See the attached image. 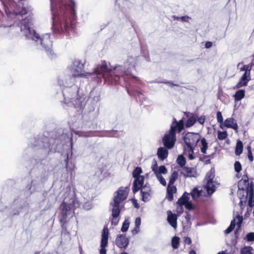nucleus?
Masks as SVG:
<instances>
[{
  "mask_svg": "<svg viewBox=\"0 0 254 254\" xmlns=\"http://www.w3.org/2000/svg\"><path fill=\"white\" fill-rule=\"evenodd\" d=\"M212 46V43L211 42L207 41L205 44V47L206 48H210Z\"/></svg>",
  "mask_w": 254,
  "mask_h": 254,
  "instance_id": "13d9d810",
  "label": "nucleus"
},
{
  "mask_svg": "<svg viewBox=\"0 0 254 254\" xmlns=\"http://www.w3.org/2000/svg\"><path fill=\"white\" fill-rule=\"evenodd\" d=\"M253 248L251 246H244L240 250L241 254H254Z\"/></svg>",
  "mask_w": 254,
  "mask_h": 254,
  "instance_id": "473e14b6",
  "label": "nucleus"
},
{
  "mask_svg": "<svg viewBox=\"0 0 254 254\" xmlns=\"http://www.w3.org/2000/svg\"><path fill=\"white\" fill-rule=\"evenodd\" d=\"M139 231V227H135V228H134V229L132 231V233L133 234H137Z\"/></svg>",
  "mask_w": 254,
  "mask_h": 254,
  "instance_id": "bf43d9fd",
  "label": "nucleus"
},
{
  "mask_svg": "<svg viewBox=\"0 0 254 254\" xmlns=\"http://www.w3.org/2000/svg\"><path fill=\"white\" fill-rule=\"evenodd\" d=\"M248 157L250 161L252 162L254 160V157L253 156L252 152L250 151V152H248Z\"/></svg>",
  "mask_w": 254,
  "mask_h": 254,
  "instance_id": "6e6d98bb",
  "label": "nucleus"
},
{
  "mask_svg": "<svg viewBox=\"0 0 254 254\" xmlns=\"http://www.w3.org/2000/svg\"><path fill=\"white\" fill-rule=\"evenodd\" d=\"M50 1L52 12L53 30L55 32H61L63 31L64 27L65 30H67L68 22L63 15L65 6L62 0H50Z\"/></svg>",
  "mask_w": 254,
  "mask_h": 254,
  "instance_id": "20e7f679",
  "label": "nucleus"
},
{
  "mask_svg": "<svg viewBox=\"0 0 254 254\" xmlns=\"http://www.w3.org/2000/svg\"><path fill=\"white\" fill-rule=\"evenodd\" d=\"M247 196L249 195L248 205L252 207L254 205V191H246Z\"/></svg>",
  "mask_w": 254,
  "mask_h": 254,
  "instance_id": "7c9ffc66",
  "label": "nucleus"
},
{
  "mask_svg": "<svg viewBox=\"0 0 254 254\" xmlns=\"http://www.w3.org/2000/svg\"><path fill=\"white\" fill-rule=\"evenodd\" d=\"M158 172H159L160 174H165L167 173V170L165 166L162 165L159 167V169L158 170Z\"/></svg>",
  "mask_w": 254,
  "mask_h": 254,
  "instance_id": "a18cd8bd",
  "label": "nucleus"
},
{
  "mask_svg": "<svg viewBox=\"0 0 254 254\" xmlns=\"http://www.w3.org/2000/svg\"><path fill=\"white\" fill-rule=\"evenodd\" d=\"M144 177H139L134 178L133 183L132 190H150V187L148 184H144Z\"/></svg>",
  "mask_w": 254,
  "mask_h": 254,
  "instance_id": "4468645a",
  "label": "nucleus"
},
{
  "mask_svg": "<svg viewBox=\"0 0 254 254\" xmlns=\"http://www.w3.org/2000/svg\"><path fill=\"white\" fill-rule=\"evenodd\" d=\"M171 125V128H173V129L175 131L178 130L179 132H180L184 128V121L183 120H181L179 122H177L175 119Z\"/></svg>",
  "mask_w": 254,
  "mask_h": 254,
  "instance_id": "b1692460",
  "label": "nucleus"
},
{
  "mask_svg": "<svg viewBox=\"0 0 254 254\" xmlns=\"http://www.w3.org/2000/svg\"><path fill=\"white\" fill-rule=\"evenodd\" d=\"M193 152H192L191 150L190 149V152L188 155V158L190 160H193L194 158V157L193 155Z\"/></svg>",
  "mask_w": 254,
  "mask_h": 254,
  "instance_id": "4d7b16f0",
  "label": "nucleus"
},
{
  "mask_svg": "<svg viewBox=\"0 0 254 254\" xmlns=\"http://www.w3.org/2000/svg\"><path fill=\"white\" fill-rule=\"evenodd\" d=\"M242 178L238 183V190H254V185L252 182L250 183L249 179Z\"/></svg>",
  "mask_w": 254,
  "mask_h": 254,
  "instance_id": "dca6fc26",
  "label": "nucleus"
},
{
  "mask_svg": "<svg viewBox=\"0 0 254 254\" xmlns=\"http://www.w3.org/2000/svg\"><path fill=\"white\" fill-rule=\"evenodd\" d=\"M233 128L234 130H237L238 127L236 121L233 118L227 119L223 122V127Z\"/></svg>",
  "mask_w": 254,
  "mask_h": 254,
  "instance_id": "4be33fe9",
  "label": "nucleus"
},
{
  "mask_svg": "<svg viewBox=\"0 0 254 254\" xmlns=\"http://www.w3.org/2000/svg\"><path fill=\"white\" fill-rule=\"evenodd\" d=\"M200 139L199 134L196 133L188 132L184 137V140L186 144L192 152Z\"/></svg>",
  "mask_w": 254,
  "mask_h": 254,
  "instance_id": "f8f14e48",
  "label": "nucleus"
},
{
  "mask_svg": "<svg viewBox=\"0 0 254 254\" xmlns=\"http://www.w3.org/2000/svg\"><path fill=\"white\" fill-rule=\"evenodd\" d=\"M135 226L137 227H140V225L141 224V219L140 217H137L135 220Z\"/></svg>",
  "mask_w": 254,
  "mask_h": 254,
  "instance_id": "09e8293b",
  "label": "nucleus"
},
{
  "mask_svg": "<svg viewBox=\"0 0 254 254\" xmlns=\"http://www.w3.org/2000/svg\"><path fill=\"white\" fill-rule=\"evenodd\" d=\"M245 96V90L244 89H239L235 92L233 97H234L235 101L238 102L243 99Z\"/></svg>",
  "mask_w": 254,
  "mask_h": 254,
  "instance_id": "bb28decb",
  "label": "nucleus"
},
{
  "mask_svg": "<svg viewBox=\"0 0 254 254\" xmlns=\"http://www.w3.org/2000/svg\"><path fill=\"white\" fill-rule=\"evenodd\" d=\"M234 169L235 171L238 173L241 172L242 170V165L239 161H235L234 163Z\"/></svg>",
  "mask_w": 254,
  "mask_h": 254,
  "instance_id": "ea45409f",
  "label": "nucleus"
},
{
  "mask_svg": "<svg viewBox=\"0 0 254 254\" xmlns=\"http://www.w3.org/2000/svg\"><path fill=\"white\" fill-rule=\"evenodd\" d=\"M150 192L151 191H140V196L142 201L147 202L150 199L151 197Z\"/></svg>",
  "mask_w": 254,
  "mask_h": 254,
  "instance_id": "c85d7f7f",
  "label": "nucleus"
},
{
  "mask_svg": "<svg viewBox=\"0 0 254 254\" xmlns=\"http://www.w3.org/2000/svg\"><path fill=\"white\" fill-rule=\"evenodd\" d=\"M242 221V216H240V215L236 216L234 218V219L232 221H231L230 225L228 227V228L225 230V233L229 234L230 232H231L234 229L236 224L238 225V227H240Z\"/></svg>",
  "mask_w": 254,
  "mask_h": 254,
  "instance_id": "a211bd4d",
  "label": "nucleus"
},
{
  "mask_svg": "<svg viewBox=\"0 0 254 254\" xmlns=\"http://www.w3.org/2000/svg\"><path fill=\"white\" fill-rule=\"evenodd\" d=\"M152 170L154 172L155 175H157V173H159V172L158 171V169L156 162H155V164L152 166Z\"/></svg>",
  "mask_w": 254,
  "mask_h": 254,
  "instance_id": "de8ad7c7",
  "label": "nucleus"
},
{
  "mask_svg": "<svg viewBox=\"0 0 254 254\" xmlns=\"http://www.w3.org/2000/svg\"><path fill=\"white\" fill-rule=\"evenodd\" d=\"M78 92L77 86L71 88H64L63 90L64 103L69 106L72 105L75 108L80 109L83 108L85 105L84 98L81 96L77 97Z\"/></svg>",
  "mask_w": 254,
  "mask_h": 254,
  "instance_id": "6e6552de",
  "label": "nucleus"
},
{
  "mask_svg": "<svg viewBox=\"0 0 254 254\" xmlns=\"http://www.w3.org/2000/svg\"><path fill=\"white\" fill-rule=\"evenodd\" d=\"M186 115L188 118L186 124V127H189L192 126L196 122L198 116L190 113H186Z\"/></svg>",
  "mask_w": 254,
  "mask_h": 254,
  "instance_id": "412c9836",
  "label": "nucleus"
},
{
  "mask_svg": "<svg viewBox=\"0 0 254 254\" xmlns=\"http://www.w3.org/2000/svg\"><path fill=\"white\" fill-rule=\"evenodd\" d=\"M252 69V65H250L249 64L243 65L240 68L241 71H244V73H247V74L251 75V70Z\"/></svg>",
  "mask_w": 254,
  "mask_h": 254,
  "instance_id": "e433bc0d",
  "label": "nucleus"
},
{
  "mask_svg": "<svg viewBox=\"0 0 254 254\" xmlns=\"http://www.w3.org/2000/svg\"><path fill=\"white\" fill-rule=\"evenodd\" d=\"M182 174L188 177H195L196 176V172L194 168L184 167L182 171Z\"/></svg>",
  "mask_w": 254,
  "mask_h": 254,
  "instance_id": "393cba45",
  "label": "nucleus"
},
{
  "mask_svg": "<svg viewBox=\"0 0 254 254\" xmlns=\"http://www.w3.org/2000/svg\"><path fill=\"white\" fill-rule=\"evenodd\" d=\"M136 61L135 58L131 56L128 57L124 64V67L118 65L114 67L113 69L109 68L107 63L103 61L100 65L93 69L92 72L83 73L84 64L80 60H75L68 68L67 71L78 77H85L94 79L96 78L102 77L106 81H108L111 83H117L120 76L124 73L126 74L129 73V70L134 67Z\"/></svg>",
  "mask_w": 254,
  "mask_h": 254,
  "instance_id": "f257e3e1",
  "label": "nucleus"
},
{
  "mask_svg": "<svg viewBox=\"0 0 254 254\" xmlns=\"http://www.w3.org/2000/svg\"><path fill=\"white\" fill-rule=\"evenodd\" d=\"M129 225V222L127 220H125L123 223L121 231L123 232H126L127 231Z\"/></svg>",
  "mask_w": 254,
  "mask_h": 254,
  "instance_id": "58836bf2",
  "label": "nucleus"
},
{
  "mask_svg": "<svg viewBox=\"0 0 254 254\" xmlns=\"http://www.w3.org/2000/svg\"><path fill=\"white\" fill-rule=\"evenodd\" d=\"M245 239L248 242H253L254 241V232H250L247 234Z\"/></svg>",
  "mask_w": 254,
  "mask_h": 254,
  "instance_id": "79ce46f5",
  "label": "nucleus"
},
{
  "mask_svg": "<svg viewBox=\"0 0 254 254\" xmlns=\"http://www.w3.org/2000/svg\"><path fill=\"white\" fill-rule=\"evenodd\" d=\"M176 131L171 128L168 132L165 133L162 138V142L164 146L167 149H172L176 141Z\"/></svg>",
  "mask_w": 254,
  "mask_h": 254,
  "instance_id": "ddd939ff",
  "label": "nucleus"
},
{
  "mask_svg": "<svg viewBox=\"0 0 254 254\" xmlns=\"http://www.w3.org/2000/svg\"><path fill=\"white\" fill-rule=\"evenodd\" d=\"M228 136L227 132L226 130H223V139L227 138Z\"/></svg>",
  "mask_w": 254,
  "mask_h": 254,
  "instance_id": "680f3d73",
  "label": "nucleus"
},
{
  "mask_svg": "<svg viewBox=\"0 0 254 254\" xmlns=\"http://www.w3.org/2000/svg\"><path fill=\"white\" fill-rule=\"evenodd\" d=\"M142 172L141 168L139 167H136L132 172V176L134 178H138L139 177H144L143 176L140 175Z\"/></svg>",
  "mask_w": 254,
  "mask_h": 254,
  "instance_id": "72a5a7b5",
  "label": "nucleus"
},
{
  "mask_svg": "<svg viewBox=\"0 0 254 254\" xmlns=\"http://www.w3.org/2000/svg\"><path fill=\"white\" fill-rule=\"evenodd\" d=\"M157 178L159 181L160 184H161L163 186L166 185V182L165 180V179L162 177L161 174H160V173H157V175H156Z\"/></svg>",
  "mask_w": 254,
  "mask_h": 254,
  "instance_id": "37998d69",
  "label": "nucleus"
},
{
  "mask_svg": "<svg viewBox=\"0 0 254 254\" xmlns=\"http://www.w3.org/2000/svg\"><path fill=\"white\" fill-rule=\"evenodd\" d=\"M183 205H178L177 211L179 215L181 214L183 212Z\"/></svg>",
  "mask_w": 254,
  "mask_h": 254,
  "instance_id": "8fccbe9b",
  "label": "nucleus"
},
{
  "mask_svg": "<svg viewBox=\"0 0 254 254\" xmlns=\"http://www.w3.org/2000/svg\"><path fill=\"white\" fill-rule=\"evenodd\" d=\"M184 242L185 244L188 245H190L191 243V240L189 237H185Z\"/></svg>",
  "mask_w": 254,
  "mask_h": 254,
  "instance_id": "5fc2aeb1",
  "label": "nucleus"
},
{
  "mask_svg": "<svg viewBox=\"0 0 254 254\" xmlns=\"http://www.w3.org/2000/svg\"><path fill=\"white\" fill-rule=\"evenodd\" d=\"M251 80V75L247 73H244L240 78L239 82L236 85L235 88H239L243 86L247 85L248 82Z\"/></svg>",
  "mask_w": 254,
  "mask_h": 254,
  "instance_id": "6ab92c4d",
  "label": "nucleus"
},
{
  "mask_svg": "<svg viewBox=\"0 0 254 254\" xmlns=\"http://www.w3.org/2000/svg\"><path fill=\"white\" fill-rule=\"evenodd\" d=\"M247 148V150H248V152H250H250H252V150H251V145H248Z\"/></svg>",
  "mask_w": 254,
  "mask_h": 254,
  "instance_id": "69168bd1",
  "label": "nucleus"
},
{
  "mask_svg": "<svg viewBox=\"0 0 254 254\" xmlns=\"http://www.w3.org/2000/svg\"><path fill=\"white\" fill-rule=\"evenodd\" d=\"M60 194L64 196L63 203L60 207V221L65 222L68 218L71 217L76 208L80 206L83 203L77 200V194L75 191H61Z\"/></svg>",
  "mask_w": 254,
  "mask_h": 254,
  "instance_id": "7ed1b4c3",
  "label": "nucleus"
},
{
  "mask_svg": "<svg viewBox=\"0 0 254 254\" xmlns=\"http://www.w3.org/2000/svg\"><path fill=\"white\" fill-rule=\"evenodd\" d=\"M180 239L178 237H174L172 239V246L174 249H177L179 247Z\"/></svg>",
  "mask_w": 254,
  "mask_h": 254,
  "instance_id": "f704fd0d",
  "label": "nucleus"
},
{
  "mask_svg": "<svg viewBox=\"0 0 254 254\" xmlns=\"http://www.w3.org/2000/svg\"><path fill=\"white\" fill-rule=\"evenodd\" d=\"M74 3L73 2L71 3V5L70 6L72 8V14H73L75 12V10L74 9Z\"/></svg>",
  "mask_w": 254,
  "mask_h": 254,
  "instance_id": "e2e57ef3",
  "label": "nucleus"
},
{
  "mask_svg": "<svg viewBox=\"0 0 254 254\" xmlns=\"http://www.w3.org/2000/svg\"><path fill=\"white\" fill-rule=\"evenodd\" d=\"M217 117L218 122L219 123V127L222 128V116L221 112H218L217 114Z\"/></svg>",
  "mask_w": 254,
  "mask_h": 254,
  "instance_id": "c03bdc74",
  "label": "nucleus"
},
{
  "mask_svg": "<svg viewBox=\"0 0 254 254\" xmlns=\"http://www.w3.org/2000/svg\"><path fill=\"white\" fill-rule=\"evenodd\" d=\"M215 129V132L214 133H217V138L220 139V140H222V132H221V131L220 130H217V131L215 130V128H214Z\"/></svg>",
  "mask_w": 254,
  "mask_h": 254,
  "instance_id": "603ef678",
  "label": "nucleus"
},
{
  "mask_svg": "<svg viewBox=\"0 0 254 254\" xmlns=\"http://www.w3.org/2000/svg\"><path fill=\"white\" fill-rule=\"evenodd\" d=\"M25 8H23L20 13L22 19L18 26L23 35L27 39L31 40L37 46L45 50L47 53H52L53 39L50 33H46L42 35L37 33L31 26L32 25V17L30 13L22 19L24 15L27 14Z\"/></svg>",
  "mask_w": 254,
  "mask_h": 254,
  "instance_id": "f03ea898",
  "label": "nucleus"
},
{
  "mask_svg": "<svg viewBox=\"0 0 254 254\" xmlns=\"http://www.w3.org/2000/svg\"><path fill=\"white\" fill-rule=\"evenodd\" d=\"M200 151L203 154H205L207 153L206 150L208 148V143L205 139V138H202L200 139Z\"/></svg>",
  "mask_w": 254,
  "mask_h": 254,
  "instance_id": "c756f323",
  "label": "nucleus"
},
{
  "mask_svg": "<svg viewBox=\"0 0 254 254\" xmlns=\"http://www.w3.org/2000/svg\"><path fill=\"white\" fill-rule=\"evenodd\" d=\"M236 3L235 0H229L228 2L226 5V8L230 9L231 10L236 8Z\"/></svg>",
  "mask_w": 254,
  "mask_h": 254,
  "instance_id": "c9c22d12",
  "label": "nucleus"
},
{
  "mask_svg": "<svg viewBox=\"0 0 254 254\" xmlns=\"http://www.w3.org/2000/svg\"><path fill=\"white\" fill-rule=\"evenodd\" d=\"M214 191H190L188 193L185 191L183 195L179 199L177 203L178 205H185L187 209L191 210L193 209L194 206L189 201V195L190 194L194 200L198 201L204 200V198L210 197Z\"/></svg>",
  "mask_w": 254,
  "mask_h": 254,
  "instance_id": "0eeeda50",
  "label": "nucleus"
},
{
  "mask_svg": "<svg viewBox=\"0 0 254 254\" xmlns=\"http://www.w3.org/2000/svg\"><path fill=\"white\" fill-rule=\"evenodd\" d=\"M168 155V151L165 147H159L157 150V155L158 158L161 160H164L166 159Z\"/></svg>",
  "mask_w": 254,
  "mask_h": 254,
  "instance_id": "a878e982",
  "label": "nucleus"
},
{
  "mask_svg": "<svg viewBox=\"0 0 254 254\" xmlns=\"http://www.w3.org/2000/svg\"><path fill=\"white\" fill-rule=\"evenodd\" d=\"M162 83H166V84H168V85H169L170 86H175L176 85L173 84V83H171L170 82H162Z\"/></svg>",
  "mask_w": 254,
  "mask_h": 254,
  "instance_id": "0e129e2a",
  "label": "nucleus"
},
{
  "mask_svg": "<svg viewBox=\"0 0 254 254\" xmlns=\"http://www.w3.org/2000/svg\"><path fill=\"white\" fill-rule=\"evenodd\" d=\"M178 174L177 172L174 171L170 178L169 184L167 187V190H176V188L173 186L175 181L178 178Z\"/></svg>",
  "mask_w": 254,
  "mask_h": 254,
  "instance_id": "aec40b11",
  "label": "nucleus"
},
{
  "mask_svg": "<svg viewBox=\"0 0 254 254\" xmlns=\"http://www.w3.org/2000/svg\"><path fill=\"white\" fill-rule=\"evenodd\" d=\"M167 220L168 223L171 225L172 227H173L174 229H176L177 226V218L176 215L174 214H173L171 211H168L167 212Z\"/></svg>",
  "mask_w": 254,
  "mask_h": 254,
  "instance_id": "5701e85b",
  "label": "nucleus"
},
{
  "mask_svg": "<svg viewBox=\"0 0 254 254\" xmlns=\"http://www.w3.org/2000/svg\"><path fill=\"white\" fill-rule=\"evenodd\" d=\"M49 172L44 171L39 175H35L32 177L30 186L28 189H36L38 187L41 186L44 182L48 180Z\"/></svg>",
  "mask_w": 254,
  "mask_h": 254,
  "instance_id": "9b49d317",
  "label": "nucleus"
},
{
  "mask_svg": "<svg viewBox=\"0 0 254 254\" xmlns=\"http://www.w3.org/2000/svg\"><path fill=\"white\" fill-rule=\"evenodd\" d=\"M199 160L203 162L205 164H209L210 163V159L208 156L203 155L199 157Z\"/></svg>",
  "mask_w": 254,
  "mask_h": 254,
  "instance_id": "a19ab883",
  "label": "nucleus"
},
{
  "mask_svg": "<svg viewBox=\"0 0 254 254\" xmlns=\"http://www.w3.org/2000/svg\"><path fill=\"white\" fill-rule=\"evenodd\" d=\"M59 142L58 139L48 138L47 137H41L35 138L31 142V147L35 150H39V153L41 155L40 159L43 160L46 158L49 153L55 151L57 148L54 143Z\"/></svg>",
  "mask_w": 254,
  "mask_h": 254,
  "instance_id": "423d86ee",
  "label": "nucleus"
},
{
  "mask_svg": "<svg viewBox=\"0 0 254 254\" xmlns=\"http://www.w3.org/2000/svg\"><path fill=\"white\" fill-rule=\"evenodd\" d=\"M185 218L187 220V221L189 222L191 219L190 214H189L188 212L187 213L186 215L185 216Z\"/></svg>",
  "mask_w": 254,
  "mask_h": 254,
  "instance_id": "052dcab7",
  "label": "nucleus"
},
{
  "mask_svg": "<svg viewBox=\"0 0 254 254\" xmlns=\"http://www.w3.org/2000/svg\"><path fill=\"white\" fill-rule=\"evenodd\" d=\"M116 245L121 249H126L129 244V239L126 235H118L116 239Z\"/></svg>",
  "mask_w": 254,
  "mask_h": 254,
  "instance_id": "f3484780",
  "label": "nucleus"
},
{
  "mask_svg": "<svg viewBox=\"0 0 254 254\" xmlns=\"http://www.w3.org/2000/svg\"><path fill=\"white\" fill-rule=\"evenodd\" d=\"M76 78L78 77L67 70L65 73L59 76L58 82L60 86L64 87V88H73L76 86L75 82Z\"/></svg>",
  "mask_w": 254,
  "mask_h": 254,
  "instance_id": "1a4fd4ad",
  "label": "nucleus"
},
{
  "mask_svg": "<svg viewBox=\"0 0 254 254\" xmlns=\"http://www.w3.org/2000/svg\"><path fill=\"white\" fill-rule=\"evenodd\" d=\"M131 201L135 208H138L139 207V205L136 199L133 198L131 199Z\"/></svg>",
  "mask_w": 254,
  "mask_h": 254,
  "instance_id": "864d4df0",
  "label": "nucleus"
},
{
  "mask_svg": "<svg viewBox=\"0 0 254 254\" xmlns=\"http://www.w3.org/2000/svg\"><path fill=\"white\" fill-rule=\"evenodd\" d=\"M197 121L200 124H203L205 121V117L204 116H201L199 118L198 117Z\"/></svg>",
  "mask_w": 254,
  "mask_h": 254,
  "instance_id": "3c124183",
  "label": "nucleus"
},
{
  "mask_svg": "<svg viewBox=\"0 0 254 254\" xmlns=\"http://www.w3.org/2000/svg\"><path fill=\"white\" fill-rule=\"evenodd\" d=\"M243 150V142L241 140H238L236 143L235 153L237 156H239L242 153Z\"/></svg>",
  "mask_w": 254,
  "mask_h": 254,
  "instance_id": "cd10ccee",
  "label": "nucleus"
},
{
  "mask_svg": "<svg viewBox=\"0 0 254 254\" xmlns=\"http://www.w3.org/2000/svg\"><path fill=\"white\" fill-rule=\"evenodd\" d=\"M109 230L107 227H104L102 233V238L101 241V249L100 254H106V247L108 243Z\"/></svg>",
  "mask_w": 254,
  "mask_h": 254,
  "instance_id": "2eb2a0df",
  "label": "nucleus"
},
{
  "mask_svg": "<svg viewBox=\"0 0 254 254\" xmlns=\"http://www.w3.org/2000/svg\"><path fill=\"white\" fill-rule=\"evenodd\" d=\"M136 95L139 97H140V95H142V93L139 91H136Z\"/></svg>",
  "mask_w": 254,
  "mask_h": 254,
  "instance_id": "774afa93",
  "label": "nucleus"
},
{
  "mask_svg": "<svg viewBox=\"0 0 254 254\" xmlns=\"http://www.w3.org/2000/svg\"><path fill=\"white\" fill-rule=\"evenodd\" d=\"M128 195L127 191H116L109 204V210L112 212L110 218L112 225L116 226L119 222V216L122 208L124 207V201Z\"/></svg>",
  "mask_w": 254,
  "mask_h": 254,
  "instance_id": "39448f33",
  "label": "nucleus"
},
{
  "mask_svg": "<svg viewBox=\"0 0 254 254\" xmlns=\"http://www.w3.org/2000/svg\"><path fill=\"white\" fill-rule=\"evenodd\" d=\"M167 193L166 196V199H167L169 201H171L173 200L174 198L173 191H167Z\"/></svg>",
  "mask_w": 254,
  "mask_h": 254,
  "instance_id": "49530a36",
  "label": "nucleus"
},
{
  "mask_svg": "<svg viewBox=\"0 0 254 254\" xmlns=\"http://www.w3.org/2000/svg\"><path fill=\"white\" fill-rule=\"evenodd\" d=\"M177 162L181 167H183L186 164V159L183 155H179L177 159Z\"/></svg>",
  "mask_w": 254,
  "mask_h": 254,
  "instance_id": "4c0bfd02",
  "label": "nucleus"
},
{
  "mask_svg": "<svg viewBox=\"0 0 254 254\" xmlns=\"http://www.w3.org/2000/svg\"><path fill=\"white\" fill-rule=\"evenodd\" d=\"M214 170L212 168L209 172H207L203 181L204 187L206 190H215L220 186V183L215 180Z\"/></svg>",
  "mask_w": 254,
  "mask_h": 254,
  "instance_id": "9d476101",
  "label": "nucleus"
},
{
  "mask_svg": "<svg viewBox=\"0 0 254 254\" xmlns=\"http://www.w3.org/2000/svg\"><path fill=\"white\" fill-rule=\"evenodd\" d=\"M250 65H252V67L254 66V58L252 60L250 64H249Z\"/></svg>",
  "mask_w": 254,
  "mask_h": 254,
  "instance_id": "338daca9",
  "label": "nucleus"
},
{
  "mask_svg": "<svg viewBox=\"0 0 254 254\" xmlns=\"http://www.w3.org/2000/svg\"><path fill=\"white\" fill-rule=\"evenodd\" d=\"M172 18L174 20L181 21L182 22H189V20L191 18L188 16H177L176 15H173Z\"/></svg>",
  "mask_w": 254,
  "mask_h": 254,
  "instance_id": "2f4dec72",
  "label": "nucleus"
}]
</instances>
